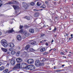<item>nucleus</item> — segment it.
Segmentation results:
<instances>
[{"label":"nucleus","mask_w":73,"mask_h":73,"mask_svg":"<svg viewBox=\"0 0 73 73\" xmlns=\"http://www.w3.org/2000/svg\"><path fill=\"white\" fill-rule=\"evenodd\" d=\"M20 64L19 63L18 64H17L15 66H14L13 67L14 69H18L19 68H20Z\"/></svg>","instance_id":"nucleus-9"},{"label":"nucleus","mask_w":73,"mask_h":73,"mask_svg":"<svg viewBox=\"0 0 73 73\" xmlns=\"http://www.w3.org/2000/svg\"><path fill=\"white\" fill-rule=\"evenodd\" d=\"M64 36H65V37H66V35H64Z\"/></svg>","instance_id":"nucleus-63"},{"label":"nucleus","mask_w":73,"mask_h":73,"mask_svg":"<svg viewBox=\"0 0 73 73\" xmlns=\"http://www.w3.org/2000/svg\"><path fill=\"white\" fill-rule=\"evenodd\" d=\"M33 11H38V10H37V9H34L33 10Z\"/></svg>","instance_id":"nucleus-44"},{"label":"nucleus","mask_w":73,"mask_h":73,"mask_svg":"<svg viewBox=\"0 0 73 73\" xmlns=\"http://www.w3.org/2000/svg\"><path fill=\"white\" fill-rule=\"evenodd\" d=\"M2 65V62H0V66H1Z\"/></svg>","instance_id":"nucleus-47"},{"label":"nucleus","mask_w":73,"mask_h":73,"mask_svg":"<svg viewBox=\"0 0 73 73\" xmlns=\"http://www.w3.org/2000/svg\"><path fill=\"white\" fill-rule=\"evenodd\" d=\"M23 26H20V29H23Z\"/></svg>","instance_id":"nucleus-40"},{"label":"nucleus","mask_w":73,"mask_h":73,"mask_svg":"<svg viewBox=\"0 0 73 73\" xmlns=\"http://www.w3.org/2000/svg\"><path fill=\"white\" fill-rule=\"evenodd\" d=\"M12 55H14L16 54V52L14 51H12L11 52Z\"/></svg>","instance_id":"nucleus-26"},{"label":"nucleus","mask_w":73,"mask_h":73,"mask_svg":"<svg viewBox=\"0 0 73 73\" xmlns=\"http://www.w3.org/2000/svg\"><path fill=\"white\" fill-rule=\"evenodd\" d=\"M29 26H25V28H26V29H27V28H29Z\"/></svg>","instance_id":"nucleus-34"},{"label":"nucleus","mask_w":73,"mask_h":73,"mask_svg":"<svg viewBox=\"0 0 73 73\" xmlns=\"http://www.w3.org/2000/svg\"><path fill=\"white\" fill-rule=\"evenodd\" d=\"M21 66H23V67H24L23 68V69H27L28 68V64L25 63H22L21 64Z\"/></svg>","instance_id":"nucleus-5"},{"label":"nucleus","mask_w":73,"mask_h":73,"mask_svg":"<svg viewBox=\"0 0 73 73\" xmlns=\"http://www.w3.org/2000/svg\"><path fill=\"white\" fill-rule=\"evenodd\" d=\"M35 65L36 66L38 67L44 65V63L40 62L39 60H37L36 61L35 63Z\"/></svg>","instance_id":"nucleus-3"},{"label":"nucleus","mask_w":73,"mask_h":73,"mask_svg":"<svg viewBox=\"0 0 73 73\" xmlns=\"http://www.w3.org/2000/svg\"><path fill=\"white\" fill-rule=\"evenodd\" d=\"M64 57V58H66V56H63Z\"/></svg>","instance_id":"nucleus-61"},{"label":"nucleus","mask_w":73,"mask_h":73,"mask_svg":"<svg viewBox=\"0 0 73 73\" xmlns=\"http://www.w3.org/2000/svg\"><path fill=\"white\" fill-rule=\"evenodd\" d=\"M69 40H71L72 39L70 38H68Z\"/></svg>","instance_id":"nucleus-56"},{"label":"nucleus","mask_w":73,"mask_h":73,"mask_svg":"<svg viewBox=\"0 0 73 73\" xmlns=\"http://www.w3.org/2000/svg\"><path fill=\"white\" fill-rule=\"evenodd\" d=\"M31 5H32V6H33V5H35V3L31 2Z\"/></svg>","instance_id":"nucleus-32"},{"label":"nucleus","mask_w":73,"mask_h":73,"mask_svg":"<svg viewBox=\"0 0 73 73\" xmlns=\"http://www.w3.org/2000/svg\"><path fill=\"white\" fill-rule=\"evenodd\" d=\"M58 17H55V19H57Z\"/></svg>","instance_id":"nucleus-54"},{"label":"nucleus","mask_w":73,"mask_h":73,"mask_svg":"<svg viewBox=\"0 0 73 73\" xmlns=\"http://www.w3.org/2000/svg\"><path fill=\"white\" fill-rule=\"evenodd\" d=\"M23 33L26 36H27V37H28V36H29V34L25 31H24Z\"/></svg>","instance_id":"nucleus-14"},{"label":"nucleus","mask_w":73,"mask_h":73,"mask_svg":"<svg viewBox=\"0 0 73 73\" xmlns=\"http://www.w3.org/2000/svg\"><path fill=\"white\" fill-rule=\"evenodd\" d=\"M51 29H51V28H49V30H51Z\"/></svg>","instance_id":"nucleus-59"},{"label":"nucleus","mask_w":73,"mask_h":73,"mask_svg":"<svg viewBox=\"0 0 73 73\" xmlns=\"http://www.w3.org/2000/svg\"><path fill=\"white\" fill-rule=\"evenodd\" d=\"M70 36H71V37H73V35H72V34H71V35H70Z\"/></svg>","instance_id":"nucleus-50"},{"label":"nucleus","mask_w":73,"mask_h":73,"mask_svg":"<svg viewBox=\"0 0 73 73\" xmlns=\"http://www.w3.org/2000/svg\"><path fill=\"white\" fill-rule=\"evenodd\" d=\"M24 19H26L27 20H30V17L29 16H26L24 17Z\"/></svg>","instance_id":"nucleus-22"},{"label":"nucleus","mask_w":73,"mask_h":73,"mask_svg":"<svg viewBox=\"0 0 73 73\" xmlns=\"http://www.w3.org/2000/svg\"><path fill=\"white\" fill-rule=\"evenodd\" d=\"M1 32H0V36H1Z\"/></svg>","instance_id":"nucleus-55"},{"label":"nucleus","mask_w":73,"mask_h":73,"mask_svg":"<svg viewBox=\"0 0 73 73\" xmlns=\"http://www.w3.org/2000/svg\"><path fill=\"white\" fill-rule=\"evenodd\" d=\"M44 36H45V34H42L40 35V37H43Z\"/></svg>","instance_id":"nucleus-37"},{"label":"nucleus","mask_w":73,"mask_h":73,"mask_svg":"<svg viewBox=\"0 0 73 73\" xmlns=\"http://www.w3.org/2000/svg\"><path fill=\"white\" fill-rule=\"evenodd\" d=\"M8 4H13V2H9Z\"/></svg>","instance_id":"nucleus-33"},{"label":"nucleus","mask_w":73,"mask_h":73,"mask_svg":"<svg viewBox=\"0 0 73 73\" xmlns=\"http://www.w3.org/2000/svg\"><path fill=\"white\" fill-rule=\"evenodd\" d=\"M5 69V67L3 66H2L0 67V70H1V71H2V70H4Z\"/></svg>","instance_id":"nucleus-25"},{"label":"nucleus","mask_w":73,"mask_h":73,"mask_svg":"<svg viewBox=\"0 0 73 73\" xmlns=\"http://www.w3.org/2000/svg\"><path fill=\"white\" fill-rule=\"evenodd\" d=\"M31 44L33 45H35L36 44V42L34 41L31 42Z\"/></svg>","instance_id":"nucleus-20"},{"label":"nucleus","mask_w":73,"mask_h":73,"mask_svg":"<svg viewBox=\"0 0 73 73\" xmlns=\"http://www.w3.org/2000/svg\"><path fill=\"white\" fill-rule=\"evenodd\" d=\"M68 56H69V57H71V55L70 54H69L68 55Z\"/></svg>","instance_id":"nucleus-53"},{"label":"nucleus","mask_w":73,"mask_h":73,"mask_svg":"<svg viewBox=\"0 0 73 73\" xmlns=\"http://www.w3.org/2000/svg\"><path fill=\"white\" fill-rule=\"evenodd\" d=\"M35 69V67L34 66L31 67L30 70H34Z\"/></svg>","instance_id":"nucleus-19"},{"label":"nucleus","mask_w":73,"mask_h":73,"mask_svg":"<svg viewBox=\"0 0 73 73\" xmlns=\"http://www.w3.org/2000/svg\"><path fill=\"white\" fill-rule=\"evenodd\" d=\"M52 50H53V49H51L50 50H49V52H51V51Z\"/></svg>","instance_id":"nucleus-46"},{"label":"nucleus","mask_w":73,"mask_h":73,"mask_svg":"<svg viewBox=\"0 0 73 73\" xmlns=\"http://www.w3.org/2000/svg\"><path fill=\"white\" fill-rule=\"evenodd\" d=\"M25 31H24V30L23 29L21 30L19 32V33H24Z\"/></svg>","instance_id":"nucleus-27"},{"label":"nucleus","mask_w":73,"mask_h":73,"mask_svg":"<svg viewBox=\"0 0 73 73\" xmlns=\"http://www.w3.org/2000/svg\"><path fill=\"white\" fill-rule=\"evenodd\" d=\"M13 7L14 8L15 10H17L19 9V7L17 5H13Z\"/></svg>","instance_id":"nucleus-13"},{"label":"nucleus","mask_w":73,"mask_h":73,"mask_svg":"<svg viewBox=\"0 0 73 73\" xmlns=\"http://www.w3.org/2000/svg\"><path fill=\"white\" fill-rule=\"evenodd\" d=\"M64 66H65V64H63V65H62V67H64Z\"/></svg>","instance_id":"nucleus-52"},{"label":"nucleus","mask_w":73,"mask_h":73,"mask_svg":"<svg viewBox=\"0 0 73 73\" xmlns=\"http://www.w3.org/2000/svg\"><path fill=\"white\" fill-rule=\"evenodd\" d=\"M8 54H10V52H8L7 53Z\"/></svg>","instance_id":"nucleus-64"},{"label":"nucleus","mask_w":73,"mask_h":73,"mask_svg":"<svg viewBox=\"0 0 73 73\" xmlns=\"http://www.w3.org/2000/svg\"><path fill=\"white\" fill-rule=\"evenodd\" d=\"M9 45L10 47H11V48H13L15 46V45H14V44L13 43H9Z\"/></svg>","instance_id":"nucleus-12"},{"label":"nucleus","mask_w":73,"mask_h":73,"mask_svg":"<svg viewBox=\"0 0 73 73\" xmlns=\"http://www.w3.org/2000/svg\"><path fill=\"white\" fill-rule=\"evenodd\" d=\"M66 35L67 37H68V34L67 33L66 34Z\"/></svg>","instance_id":"nucleus-49"},{"label":"nucleus","mask_w":73,"mask_h":73,"mask_svg":"<svg viewBox=\"0 0 73 73\" xmlns=\"http://www.w3.org/2000/svg\"><path fill=\"white\" fill-rule=\"evenodd\" d=\"M41 4H42L41 3H40V4H39V2H38L37 3L36 5L37 6H40L41 5Z\"/></svg>","instance_id":"nucleus-29"},{"label":"nucleus","mask_w":73,"mask_h":73,"mask_svg":"<svg viewBox=\"0 0 73 73\" xmlns=\"http://www.w3.org/2000/svg\"><path fill=\"white\" fill-rule=\"evenodd\" d=\"M44 54H45V55H46L48 54V52H46L44 53Z\"/></svg>","instance_id":"nucleus-38"},{"label":"nucleus","mask_w":73,"mask_h":73,"mask_svg":"<svg viewBox=\"0 0 73 73\" xmlns=\"http://www.w3.org/2000/svg\"><path fill=\"white\" fill-rule=\"evenodd\" d=\"M54 68L55 69H56V67L55 66H54Z\"/></svg>","instance_id":"nucleus-57"},{"label":"nucleus","mask_w":73,"mask_h":73,"mask_svg":"<svg viewBox=\"0 0 73 73\" xmlns=\"http://www.w3.org/2000/svg\"><path fill=\"white\" fill-rule=\"evenodd\" d=\"M45 50V48H42L40 50V51L41 52H44Z\"/></svg>","instance_id":"nucleus-21"},{"label":"nucleus","mask_w":73,"mask_h":73,"mask_svg":"<svg viewBox=\"0 0 73 73\" xmlns=\"http://www.w3.org/2000/svg\"><path fill=\"white\" fill-rule=\"evenodd\" d=\"M70 38L72 39V38H73V37H71Z\"/></svg>","instance_id":"nucleus-62"},{"label":"nucleus","mask_w":73,"mask_h":73,"mask_svg":"<svg viewBox=\"0 0 73 73\" xmlns=\"http://www.w3.org/2000/svg\"><path fill=\"white\" fill-rule=\"evenodd\" d=\"M14 3L15 4H18V2L16 1H14Z\"/></svg>","instance_id":"nucleus-36"},{"label":"nucleus","mask_w":73,"mask_h":73,"mask_svg":"<svg viewBox=\"0 0 73 73\" xmlns=\"http://www.w3.org/2000/svg\"><path fill=\"white\" fill-rule=\"evenodd\" d=\"M16 62V60L15 59H12L11 60L10 62L12 65L14 66L15 64V62Z\"/></svg>","instance_id":"nucleus-7"},{"label":"nucleus","mask_w":73,"mask_h":73,"mask_svg":"<svg viewBox=\"0 0 73 73\" xmlns=\"http://www.w3.org/2000/svg\"><path fill=\"white\" fill-rule=\"evenodd\" d=\"M61 70H56V72H60Z\"/></svg>","instance_id":"nucleus-42"},{"label":"nucleus","mask_w":73,"mask_h":73,"mask_svg":"<svg viewBox=\"0 0 73 73\" xmlns=\"http://www.w3.org/2000/svg\"><path fill=\"white\" fill-rule=\"evenodd\" d=\"M23 7H24L25 9H27L29 7V5H28L27 3L25 2H23Z\"/></svg>","instance_id":"nucleus-4"},{"label":"nucleus","mask_w":73,"mask_h":73,"mask_svg":"<svg viewBox=\"0 0 73 73\" xmlns=\"http://www.w3.org/2000/svg\"><path fill=\"white\" fill-rule=\"evenodd\" d=\"M46 27V26L45 25H44L43 26V27Z\"/></svg>","instance_id":"nucleus-51"},{"label":"nucleus","mask_w":73,"mask_h":73,"mask_svg":"<svg viewBox=\"0 0 73 73\" xmlns=\"http://www.w3.org/2000/svg\"><path fill=\"white\" fill-rule=\"evenodd\" d=\"M35 31V30L33 29H30L29 30V32L31 33H33Z\"/></svg>","instance_id":"nucleus-15"},{"label":"nucleus","mask_w":73,"mask_h":73,"mask_svg":"<svg viewBox=\"0 0 73 73\" xmlns=\"http://www.w3.org/2000/svg\"><path fill=\"white\" fill-rule=\"evenodd\" d=\"M27 62L29 64H31L33 63V59H29L27 60Z\"/></svg>","instance_id":"nucleus-6"},{"label":"nucleus","mask_w":73,"mask_h":73,"mask_svg":"<svg viewBox=\"0 0 73 73\" xmlns=\"http://www.w3.org/2000/svg\"><path fill=\"white\" fill-rule=\"evenodd\" d=\"M9 65V63H7L6 65V66H8Z\"/></svg>","instance_id":"nucleus-41"},{"label":"nucleus","mask_w":73,"mask_h":73,"mask_svg":"<svg viewBox=\"0 0 73 73\" xmlns=\"http://www.w3.org/2000/svg\"><path fill=\"white\" fill-rule=\"evenodd\" d=\"M3 1L0 0V7H1L3 5Z\"/></svg>","instance_id":"nucleus-28"},{"label":"nucleus","mask_w":73,"mask_h":73,"mask_svg":"<svg viewBox=\"0 0 73 73\" xmlns=\"http://www.w3.org/2000/svg\"><path fill=\"white\" fill-rule=\"evenodd\" d=\"M53 41H54V40H53V39H52V42H53Z\"/></svg>","instance_id":"nucleus-58"},{"label":"nucleus","mask_w":73,"mask_h":73,"mask_svg":"<svg viewBox=\"0 0 73 73\" xmlns=\"http://www.w3.org/2000/svg\"><path fill=\"white\" fill-rule=\"evenodd\" d=\"M57 31V28L56 27H54V30H52L53 32H56Z\"/></svg>","instance_id":"nucleus-30"},{"label":"nucleus","mask_w":73,"mask_h":73,"mask_svg":"<svg viewBox=\"0 0 73 73\" xmlns=\"http://www.w3.org/2000/svg\"><path fill=\"white\" fill-rule=\"evenodd\" d=\"M45 3L47 4H48V1H45Z\"/></svg>","instance_id":"nucleus-45"},{"label":"nucleus","mask_w":73,"mask_h":73,"mask_svg":"<svg viewBox=\"0 0 73 73\" xmlns=\"http://www.w3.org/2000/svg\"><path fill=\"white\" fill-rule=\"evenodd\" d=\"M20 51H17L16 53V56L18 57L19 56H20Z\"/></svg>","instance_id":"nucleus-18"},{"label":"nucleus","mask_w":73,"mask_h":73,"mask_svg":"<svg viewBox=\"0 0 73 73\" xmlns=\"http://www.w3.org/2000/svg\"><path fill=\"white\" fill-rule=\"evenodd\" d=\"M17 38L18 41H20L21 40V36L20 35H18L17 36Z\"/></svg>","instance_id":"nucleus-11"},{"label":"nucleus","mask_w":73,"mask_h":73,"mask_svg":"<svg viewBox=\"0 0 73 73\" xmlns=\"http://www.w3.org/2000/svg\"><path fill=\"white\" fill-rule=\"evenodd\" d=\"M45 60H46V59L45 58H44L42 60V61H45Z\"/></svg>","instance_id":"nucleus-39"},{"label":"nucleus","mask_w":73,"mask_h":73,"mask_svg":"<svg viewBox=\"0 0 73 73\" xmlns=\"http://www.w3.org/2000/svg\"><path fill=\"white\" fill-rule=\"evenodd\" d=\"M8 71H9V70L8 69H6L3 70L4 73H8Z\"/></svg>","instance_id":"nucleus-23"},{"label":"nucleus","mask_w":73,"mask_h":73,"mask_svg":"<svg viewBox=\"0 0 73 73\" xmlns=\"http://www.w3.org/2000/svg\"><path fill=\"white\" fill-rule=\"evenodd\" d=\"M34 16L35 17H38V13H36L34 14Z\"/></svg>","instance_id":"nucleus-17"},{"label":"nucleus","mask_w":73,"mask_h":73,"mask_svg":"<svg viewBox=\"0 0 73 73\" xmlns=\"http://www.w3.org/2000/svg\"><path fill=\"white\" fill-rule=\"evenodd\" d=\"M60 54H62L63 55H64V53L62 52H60Z\"/></svg>","instance_id":"nucleus-43"},{"label":"nucleus","mask_w":73,"mask_h":73,"mask_svg":"<svg viewBox=\"0 0 73 73\" xmlns=\"http://www.w3.org/2000/svg\"><path fill=\"white\" fill-rule=\"evenodd\" d=\"M57 3V1H53V3L55 5H56V3Z\"/></svg>","instance_id":"nucleus-35"},{"label":"nucleus","mask_w":73,"mask_h":73,"mask_svg":"<svg viewBox=\"0 0 73 73\" xmlns=\"http://www.w3.org/2000/svg\"><path fill=\"white\" fill-rule=\"evenodd\" d=\"M45 5L44 4L42 6L40 7V8H42L43 9H45Z\"/></svg>","instance_id":"nucleus-24"},{"label":"nucleus","mask_w":73,"mask_h":73,"mask_svg":"<svg viewBox=\"0 0 73 73\" xmlns=\"http://www.w3.org/2000/svg\"><path fill=\"white\" fill-rule=\"evenodd\" d=\"M1 43L2 45L3 46L4 48H7L8 46V45L7 41L5 39L1 40Z\"/></svg>","instance_id":"nucleus-1"},{"label":"nucleus","mask_w":73,"mask_h":73,"mask_svg":"<svg viewBox=\"0 0 73 73\" xmlns=\"http://www.w3.org/2000/svg\"><path fill=\"white\" fill-rule=\"evenodd\" d=\"M56 49L55 48H54V50H56Z\"/></svg>","instance_id":"nucleus-60"},{"label":"nucleus","mask_w":73,"mask_h":73,"mask_svg":"<svg viewBox=\"0 0 73 73\" xmlns=\"http://www.w3.org/2000/svg\"><path fill=\"white\" fill-rule=\"evenodd\" d=\"M46 46H48V43H46Z\"/></svg>","instance_id":"nucleus-48"},{"label":"nucleus","mask_w":73,"mask_h":73,"mask_svg":"<svg viewBox=\"0 0 73 73\" xmlns=\"http://www.w3.org/2000/svg\"><path fill=\"white\" fill-rule=\"evenodd\" d=\"M1 49L4 52H7V49L5 48H1Z\"/></svg>","instance_id":"nucleus-16"},{"label":"nucleus","mask_w":73,"mask_h":73,"mask_svg":"<svg viewBox=\"0 0 73 73\" xmlns=\"http://www.w3.org/2000/svg\"><path fill=\"white\" fill-rule=\"evenodd\" d=\"M25 49L29 52H32L35 51V50L33 49V48H31L30 49V46L29 45H26L25 46Z\"/></svg>","instance_id":"nucleus-2"},{"label":"nucleus","mask_w":73,"mask_h":73,"mask_svg":"<svg viewBox=\"0 0 73 73\" xmlns=\"http://www.w3.org/2000/svg\"><path fill=\"white\" fill-rule=\"evenodd\" d=\"M16 60L17 62L19 63L20 62H22V61H23V60L21 59V58H17L16 59Z\"/></svg>","instance_id":"nucleus-8"},{"label":"nucleus","mask_w":73,"mask_h":73,"mask_svg":"<svg viewBox=\"0 0 73 73\" xmlns=\"http://www.w3.org/2000/svg\"><path fill=\"white\" fill-rule=\"evenodd\" d=\"M15 32V31L13 30V28H12L11 30H7V31H6V33H12V32Z\"/></svg>","instance_id":"nucleus-10"},{"label":"nucleus","mask_w":73,"mask_h":73,"mask_svg":"<svg viewBox=\"0 0 73 73\" xmlns=\"http://www.w3.org/2000/svg\"><path fill=\"white\" fill-rule=\"evenodd\" d=\"M9 51H12L13 50V48H10L9 49Z\"/></svg>","instance_id":"nucleus-31"}]
</instances>
